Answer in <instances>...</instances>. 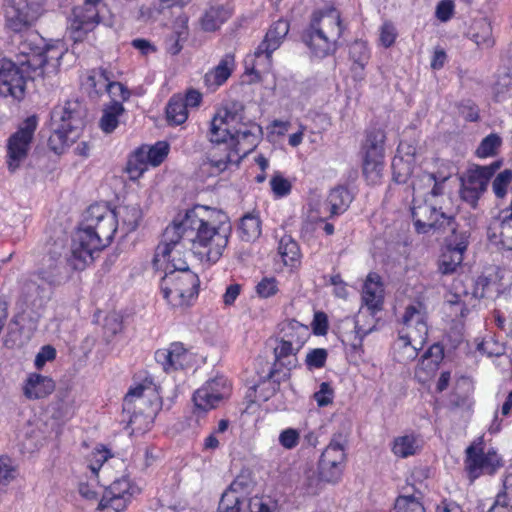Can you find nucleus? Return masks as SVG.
I'll return each instance as SVG.
<instances>
[{
  "mask_svg": "<svg viewBox=\"0 0 512 512\" xmlns=\"http://www.w3.org/2000/svg\"><path fill=\"white\" fill-rule=\"evenodd\" d=\"M198 210L204 208L188 210L182 220H174L166 227L152 260L156 270L164 271L165 275L190 270L186 261L175 257L180 252L177 248L189 249L200 261L209 264L220 259L232 232L231 223L220 220L216 224L205 220L200 217Z\"/></svg>",
  "mask_w": 512,
  "mask_h": 512,
  "instance_id": "obj_1",
  "label": "nucleus"
},
{
  "mask_svg": "<svg viewBox=\"0 0 512 512\" xmlns=\"http://www.w3.org/2000/svg\"><path fill=\"white\" fill-rule=\"evenodd\" d=\"M89 263V253L82 252L73 241L69 252L62 243L54 242L35 275L50 288H55L65 284L74 271L84 270Z\"/></svg>",
  "mask_w": 512,
  "mask_h": 512,
  "instance_id": "obj_2",
  "label": "nucleus"
},
{
  "mask_svg": "<svg viewBox=\"0 0 512 512\" xmlns=\"http://www.w3.org/2000/svg\"><path fill=\"white\" fill-rule=\"evenodd\" d=\"M117 227L113 212L105 205L94 204L86 210L84 220L72 241L82 252L89 253L92 262L94 252L104 249L111 243Z\"/></svg>",
  "mask_w": 512,
  "mask_h": 512,
  "instance_id": "obj_3",
  "label": "nucleus"
},
{
  "mask_svg": "<svg viewBox=\"0 0 512 512\" xmlns=\"http://www.w3.org/2000/svg\"><path fill=\"white\" fill-rule=\"evenodd\" d=\"M67 102L64 106H57L51 111L50 127L52 134L48 139L50 149L61 154L79 138L84 127V119L79 105Z\"/></svg>",
  "mask_w": 512,
  "mask_h": 512,
  "instance_id": "obj_4",
  "label": "nucleus"
},
{
  "mask_svg": "<svg viewBox=\"0 0 512 512\" xmlns=\"http://www.w3.org/2000/svg\"><path fill=\"white\" fill-rule=\"evenodd\" d=\"M24 44L21 50L22 59L20 63L26 66L27 75L34 81L41 78L43 81L49 80L59 72L60 59L65 51L62 47L46 45L43 48H29Z\"/></svg>",
  "mask_w": 512,
  "mask_h": 512,
  "instance_id": "obj_5",
  "label": "nucleus"
},
{
  "mask_svg": "<svg viewBox=\"0 0 512 512\" xmlns=\"http://www.w3.org/2000/svg\"><path fill=\"white\" fill-rule=\"evenodd\" d=\"M235 126H226L220 117H213L208 132L209 141L213 145L224 146L223 157H217V147H211L207 152V160L211 166L218 171H224L227 165L234 162L233 155L239 154L238 149H231L234 146Z\"/></svg>",
  "mask_w": 512,
  "mask_h": 512,
  "instance_id": "obj_6",
  "label": "nucleus"
},
{
  "mask_svg": "<svg viewBox=\"0 0 512 512\" xmlns=\"http://www.w3.org/2000/svg\"><path fill=\"white\" fill-rule=\"evenodd\" d=\"M199 285L197 274L191 270L164 275L160 284L163 297L173 306L187 305L198 294Z\"/></svg>",
  "mask_w": 512,
  "mask_h": 512,
  "instance_id": "obj_7",
  "label": "nucleus"
},
{
  "mask_svg": "<svg viewBox=\"0 0 512 512\" xmlns=\"http://www.w3.org/2000/svg\"><path fill=\"white\" fill-rule=\"evenodd\" d=\"M421 195L415 194L413 198V207L411 208L412 219L417 233H428L433 231H444L445 222H447L448 215L438 205V201L430 198H423L422 202L418 203V198Z\"/></svg>",
  "mask_w": 512,
  "mask_h": 512,
  "instance_id": "obj_8",
  "label": "nucleus"
},
{
  "mask_svg": "<svg viewBox=\"0 0 512 512\" xmlns=\"http://www.w3.org/2000/svg\"><path fill=\"white\" fill-rule=\"evenodd\" d=\"M37 128L36 116L24 120L18 130L7 141V167L14 173L27 158L34 132Z\"/></svg>",
  "mask_w": 512,
  "mask_h": 512,
  "instance_id": "obj_9",
  "label": "nucleus"
},
{
  "mask_svg": "<svg viewBox=\"0 0 512 512\" xmlns=\"http://www.w3.org/2000/svg\"><path fill=\"white\" fill-rule=\"evenodd\" d=\"M385 132L380 128L367 131L364 144L365 156L363 160V173L367 180L375 183L381 177L384 159Z\"/></svg>",
  "mask_w": 512,
  "mask_h": 512,
  "instance_id": "obj_10",
  "label": "nucleus"
},
{
  "mask_svg": "<svg viewBox=\"0 0 512 512\" xmlns=\"http://www.w3.org/2000/svg\"><path fill=\"white\" fill-rule=\"evenodd\" d=\"M146 386L143 384H138L135 387H132L126 393L123 399V421L126 420L127 416V424L132 427V430H144L147 428L148 424L151 422L153 415L155 414V410L145 413L142 409L137 410V407L142 406L147 401L151 403V399L145 397L144 392L146 391Z\"/></svg>",
  "mask_w": 512,
  "mask_h": 512,
  "instance_id": "obj_11",
  "label": "nucleus"
},
{
  "mask_svg": "<svg viewBox=\"0 0 512 512\" xmlns=\"http://www.w3.org/2000/svg\"><path fill=\"white\" fill-rule=\"evenodd\" d=\"M5 26L13 32L28 29L41 15V7L28 0H4Z\"/></svg>",
  "mask_w": 512,
  "mask_h": 512,
  "instance_id": "obj_12",
  "label": "nucleus"
},
{
  "mask_svg": "<svg viewBox=\"0 0 512 512\" xmlns=\"http://www.w3.org/2000/svg\"><path fill=\"white\" fill-rule=\"evenodd\" d=\"M403 328L399 332V338L404 345H412L416 350L423 347L428 337V326L425 313L414 305L406 307L402 317Z\"/></svg>",
  "mask_w": 512,
  "mask_h": 512,
  "instance_id": "obj_13",
  "label": "nucleus"
},
{
  "mask_svg": "<svg viewBox=\"0 0 512 512\" xmlns=\"http://www.w3.org/2000/svg\"><path fill=\"white\" fill-rule=\"evenodd\" d=\"M27 75L26 66L16 65L8 59L0 60V95L22 100L25 96Z\"/></svg>",
  "mask_w": 512,
  "mask_h": 512,
  "instance_id": "obj_14",
  "label": "nucleus"
},
{
  "mask_svg": "<svg viewBox=\"0 0 512 512\" xmlns=\"http://www.w3.org/2000/svg\"><path fill=\"white\" fill-rule=\"evenodd\" d=\"M101 4L102 0H85L82 6L74 8L70 30L75 41L82 40L99 24V6Z\"/></svg>",
  "mask_w": 512,
  "mask_h": 512,
  "instance_id": "obj_15",
  "label": "nucleus"
},
{
  "mask_svg": "<svg viewBox=\"0 0 512 512\" xmlns=\"http://www.w3.org/2000/svg\"><path fill=\"white\" fill-rule=\"evenodd\" d=\"M229 391L227 380L224 377H216L195 391L193 401L198 409L208 411L217 407Z\"/></svg>",
  "mask_w": 512,
  "mask_h": 512,
  "instance_id": "obj_16",
  "label": "nucleus"
},
{
  "mask_svg": "<svg viewBox=\"0 0 512 512\" xmlns=\"http://www.w3.org/2000/svg\"><path fill=\"white\" fill-rule=\"evenodd\" d=\"M460 180V198L468 203L473 209L478 205V201L487 190L489 182L476 168L468 169L459 177Z\"/></svg>",
  "mask_w": 512,
  "mask_h": 512,
  "instance_id": "obj_17",
  "label": "nucleus"
},
{
  "mask_svg": "<svg viewBox=\"0 0 512 512\" xmlns=\"http://www.w3.org/2000/svg\"><path fill=\"white\" fill-rule=\"evenodd\" d=\"M302 39L319 58H324L336 50L337 40L318 28L317 22L310 23V27L303 33Z\"/></svg>",
  "mask_w": 512,
  "mask_h": 512,
  "instance_id": "obj_18",
  "label": "nucleus"
},
{
  "mask_svg": "<svg viewBox=\"0 0 512 512\" xmlns=\"http://www.w3.org/2000/svg\"><path fill=\"white\" fill-rule=\"evenodd\" d=\"M289 22L284 19H279L274 22L268 31L262 42L258 45L255 56L257 58L265 55L267 59L271 58L272 53L277 50L282 44L284 38L289 32Z\"/></svg>",
  "mask_w": 512,
  "mask_h": 512,
  "instance_id": "obj_19",
  "label": "nucleus"
},
{
  "mask_svg": "<svg viewBox=\"0 0 512 512\" xmlns=\"http://www.w3.org/2000/svg\"><path fill=\"white\" fill-rule=\"evenodd\" d=\"M447 230L450 231V234L445 238L446 248L463 255L469 245L470 228L466 224L461 225L456 222L453 216H449L447 222H445V230L443 232Z\"/></svg>",
  "mask_w": 512,
  "mask_h": 512,
  "instance_id": "obj_20",
  "label": "nucleus"
},
{
  "mask_svg": "<svg viewBox=\"0 0 512 512\" xmlns=\"http://www.w3.org/2000/svg\"><path fill=\"white\" fill-rule=\"evenodd\" d=\"M449 178L450 175L423 172L418 176L417 182L413 185L414 194L421 195V190L431 187L427 193H423V198L438 201V197L444 194V184Z\"/></svg>",
  "mask_w": 512,
  "mask_h": 512,
  "instance_id": "obj_21",
  "label": "nucleus"
},
{
  "mask_svg": "<svg viewBox=\"0 0 512 512\" xmlns=\"http://www.w3.org/2000/svg\"><path fill=\"white\" fill-rule=\"evenodd\" d=\"M244 501V496L225 491L219 502V512H241ZM248 506L249 512H272L270 506L260 498L251 499Z\"/></svg>",
  "mask_w": 512,
  "mask_h": 512,
  "instance_id": "obj_22",
  "label": "nucleus"
},
{
  "mask_svg": "<svg viewBox=\"0 0 512 512\" xmlns=\"http://www.w3.org/2000/svg\"><path fill=\"white\" fill-rule=\"evenodd\" d=\"M115 215L118 226L126 233L135 231L142 220V210L139 204H123L111 210Z\"/></svg>",
  "mask_w": 512,
  "mask_h": 512,
  "instance_id": "obj_23",
  "label": "nucleus"
},
{
  "mask_svg": "<svg viewBox=\"0 0 512 512\" xmlns=\"http://www.w3.org/2000/svg\"><path fill=\"white\" fill-rule=\"evenodd\" d=\"M311 22H317L318 28L324 31L329 37L338 40L343 32L340 14L335 8H331L325 12H317L313 14Z\"/></svg>",
  "mask_w": 512,
  "mask_h": 512,
  "instance_id": "obj_24",
  "label": "nucleus"
},
{
  "mask_svg": "<svg viewBox=\"0 0 512 512\" xmlns=\"http://www.w3.org/2000/svg\"><path fill=\"white\" fill-rule=\"evenodd\" d=\"M52 289L41 285L37 280L28 279L22 285V296L28 305L39 308L50 299Z\"/></svg>",
  "mask_w": 512,
  "mask_h": 512,
  "instance_id": "obj_25",
  "label": "nucleus"
},
{
  "mask_svg": "<svg viewBox=\"0 0 512 512\" xmlns=\"http://www.w3.org/2000/svg\"><path fill=\"white\" fill-rule=\"evenodd\" d=\"M55 389L54 381L40 374H31L24 386V395L29 399H40L50 395Z\"/></svg>",
  "mask_w": 512,
  "mask_h": 512,
  "instance_id": "obj_26",
  "label": "nucleus"
},
{
  "mask_svg": "<svg viewBox=\"0 0 512 512\" xmlns=\"http://www.w3.org/2000/svg\"><path fill=\"white\" fill-rule=\"evenodd\" d=\"M234 146L237 147L241 144H246V149L243 151V155L252 151L258 144L262 137V127L252 121H249V128L246 131H242V128L235 126Z\"/></svg>",
  "mask_w": 512,
  "mask_h": 512,
  "instance_id": "obj_27",
  "label": "nucleus"
},
{
  "mask_svg": "<svg viewBox=\"0 0 512 512\" xmlns=\"http://www.w3.org/2000/svg\"><path fill=\"white\" fill-rule=\"evenodd\" d=\"M347 444L346 436L339 433L334 434L329 445L322 452L320 459L324 462L333 464L343 465L346 455H345V446Z\"/></svg>",
  "mask_w": 512,
  "mask_h": 512,
  "instance_id": "obj_28",
  "label": "nucleus"
},
{
  "mask_svg": "<svg viewBox=\"0 0 512 512\" xmlns=\"http://www.w3.org/2000/svg\"><path fill=\"white\" fill-rule=\"evenodd\" d=\"M309 336L310 332L306 325L292 320L283 327L281 337L287 342H291L298 350H301Z\"/></svg>",
  "mask_w": 512,
  "mask_h": 512,
  "instance_id": "obj_29",
  "label": "nucleus"
},
{
  "mask_svg": "<svg viewBox=\"0 0 512 512\" xmlns=\"http://www.w3.org/2000/svg\"><path fill=\"white\" fill-rule=\"evenodd\" d=\"M125 112L123 104L110 102L104 105L102 116L99 120V127L105 133H112L119 124V117Z\"/></svg>",
  "mask_w": 512,
  "mask_h": 512,
  "instance_id": "obj_30",
  "label": "nucleus"
},
{
  "mask_svg": "<svg viewBox=\"0 0 512 512\" xmlns=\"http://www.w3.org/2000/svg\"><path fill=\"white\" fill-rule=\"evenodd\" d=\"M214 117H220L226 126H236L245 120V105L237 100L228 101Z\"/></svg>",
  "mask_w": 512,
  "mask_h": 512,
  "instance_id": "obj_31",
  "label": "nucleus"
},
{
  "mask_svg": "<svg viewBox=\"0 0 512 512\" xmlns=\"http://www.w3.org/2000/svg\"><path fill=\"white\" fill-rule=\"evenodd\" d=\"M380 287L378 283L373 281V277L370 274L364 284L362 299L367 307L369 315L374 316L376 312L382 309V298L378 294Z\"/></svg>",
  "mask_w": 512,
  "mask_h": 512,
  "instance_id": "obj_32",
  "label": "nucleus"
},
{
  "mask_svg": "<svg viewBox=\"0 0 512 512\" xmlns=\"http://www.w3.org/2000/svg\"><path fill=\"white\" fill-rule=\"evenodd\" d=\"M352 202V196L348 189L337 187L331 190L325 203L331 215H339L343 213Z\"/></svg>",
  "mask_w": 512,
  "mask_h": 512,
  "instance_id": "obj_33",
  "label": "nucleus"
},
{
  "mask_svg": "<svg viewBox=\"0 0 512 512\" xmlns=\"http://www.w3.org/2000/svg\"><path fill=\"white\" fill-rule=\"evenodd\" d=\"M234 66V56L226 54L213 71L205 75V82L215 86L222 85L231 75Z\"/></svg>",
  "mask_w": 512,
  "mask_h": 512,
  "instance_id": "obj_34",
  "label": "nucleus"
},
{
  "mask_svg": "<svg viewBox=\"0 0 512 512\" xmlns=\"http://www.w3.org/2000/svg\"><path fill=\"white\" fill-rule=\"evenodd\" d=\"M166 118L171 125H181L187 120L188 111L183 96L177 94L170 98L166 107Z\"/></svg>",
  "mask_w": 512,
  "mask_h": 512,
  "instance_id": "obj_35",
  "label": "nucleus"
},
{
  "mask_svg": "<svg viewBox=\"0 0 512 512\" xmlns=\"http://www.w3.org/2000/svg\"><path fill=\"white\" fill-rule=\"evenodd\" d=\"M278 252L285 265L295 266L300 257L298 243L288 235L283 236L279 241Z\"/></svg>",
  "mask_w": 512,
  "mask_h": 512,
  "instance_id": "obj_36",
  "label": "nucleus"
},
{
  "mask_svg": "<svg viewBox=\"0 0 512 512\" xmlns=\"http://www.w3.org/2000/svg\"><path fill=\"white\" fill-rule=\"evenodd\" d=\"M229 17V13L221 6L210 7L201 18V25L205 31H215Z\"/></svg>",
  "mask_w": 512,
  "mask_h": 512,
  "instance_id": "obj_37",
  "label": "nucleus"
},
{
  "mask_svg": "<svg viewBox=\"0 0 512 512\" xmlns=\"http://www.w3.org/2000/svg\"><path fill=\"white\" fill-rule=\"evenodd\" d=\"M169 152V145L166 142H157L154 146L146 150L144 147L137 149V157L145 159L146 163L152 166L160 165Z\"/></svg>",
  "mask_w": 512,
  "mask_h": 512,
  "instance_id": "obj_38",
  "label": "nucleus"
},
{
  "mask_svg": "<svg viewBox=\"0 0 512 512\" xmlns=\"http://www.w3.org/2000/svg\"><path fill=\"white\" fill-rule=\"evenodd\" d=\"M274 356L275 361L280 362L282 366L287 367L289 370L296 367L297 359L294 358L292 360H288L285 362L289 356H295L300 350L295 348L291 342H287L282 337L278 340V344L274 347Z\"/></svg>",
  "mask_w": 512,
  "mask_h": 512,
  "instance_id": "obj_39",
  "label": "nucleus"
},
{
  "mask_svg": "<svg viewBox=\"0 0 512 512\" xmlns=\"http://www.w3.org/2000/svg\"><path fill=\"white\" fill-rule=\"evenodd\" d=\"M413 174V163L401 156H395L392 161L393 181L398 184L406 183Z\"/></svg>",
  "mask_w": 512,
  "mask_h": 512,
  "instance_id": "obj_40",
  "label": "nucleus"
},
{
  "mask_svg": "<svg viewBox=\"0 0 512 512\" xmlns=\"http://www.w3.org/2000/svg\"><path fill=\"white\" fill-rule=\"evenodd\" d=\"M418 449V440L414 435H404L393 442L392 451L395 455L406 458L414 455Z\"/></svg>",
  "mask_w": 512,
  "mask_h": 512,
  "instance_id": "obj_41",
  "label": "nucleus"
},
{
  "mask_svg": "<svg viewBox=\"0 0 512 512\" xmlns=\"http://www.w3.org/2000/svg\"><path fill=\"white\" fill-rule=\"evenodd\" d=\"M462 261L463 255L446 248V251L439 258L438 271L442 275L453 274L458 266H460Z\"/></svg>",
  "mask_w": 512,
  "mask_h": 512,
  "instance_id": "obj_42",
  "label": "nucleus"
},
{
  "mask_svg": "<svg viewBox=\"0 0 512 512\" xmlns=\"http://www.w3.org/2000/svg\"><path fill=\"white\" fill-rule=\"evenodd\" d=\"M499 507L512 511V474H508L503 480V489L497 494L488 512H496Z\"/></svg>",
  "mask_w": 512,
  "mask_h": 512,
  "instance_id": "obj_43",
  "label": "nucleus"
},
{
  "mask_svg": "<svg viewBox=\"0 0 512 512\" xmlns=\"http://www.w3.org/2000/svg\"><path fill=\"white\" fill-rule=\"evenodd\" d=\"M260 220L252 215H245L240 222L239 230L244 241H252L261 234Z\"/></svg>",
  "mask_w": 512,
  "mask_h": 512,
  "instance_id": "obj_44",
  "label": "nucleus"
},
{
  "mask_svg": "<svg viewBox=\"0 0 512 512\" xmlns=\"http://www.w3.org/2000/svg\"><path fill=\"white\" fill-rule=\"evenodd\" d=\"M484 453L477 450L474 445H470L466 449V469L472 479L479 476L482 470Z\"/></svg>",
  "mask_w": 512,
  "mask_h": 512,
  "instance_id": "obj_45",
  "label": "nucleus"
},
{
  "mask_svg": "<svg viewBox=\"0 0 512 512\" xmlns=\"http://www.w3.org/2000/svg\"><path fill=\"white\" fill-rule=\"evenodd\" d=\"M342 468L343 465L333 463L330 465V463L324 462L322 459H319L318 463V475L319 480L335 484L337 483L342 475Z\"/></svg>",
  "mask_w": 512,
  "mask_h": 512,
  "instance_id": "obj_46",
  "label": "nucleus"
},
{
  "mask_svg": "<svg viewBox=\"0 0 512 512\" xmlns=\"http://www.w3.org/2000/svg\"><path fill=\"white\" fill-rule=\"evenodd\" d=\"M502 144V139L497 134H489L480 142L476 155L480 158H486L497 154V150Z\"/></svg>",
  "mask_w": 512,
  "mask_h": 512,
  "instance_id": "obj_47",
  "label": "nucleus"
},
{
  "mask_svg": "<svg viewBox=\"0 0 512 512\" xmlns=\"http://www.w3.org/2000/svg\"><path fill=\"white\" fill-rule=\"evenodd\" d=\"M395 512H425L423 504L413 495H400L394 503Z\"/></svg>",
  "mask_w": 512,
  "mask_h": 512,
  "instance_id": "obj_48",
  "label": "nucleus"
},
{
  "mask_svg": "<svg viewBox=\"0 0 512 512\" xmlns=\"http://www.w3.org/2000/svg\"><path fill=\"white\" fill-rule=\"evenodd\" d=\"M104 90L109 94L111 102H119L121 104L128 100L131 95L129 89L125 85L116 81L104 83Z\"/></svg>",
  "mask_w": 512,
  "mask_h": 512,
  "instance_id": "obj_49",
  "label": "nucleus"
},
{
  "mask_svg": "<svg viewBox=\"0 0 512 512\" xmlns=\"http://www.w3.org/2000/svg\"><path fill=\"white\" fill-rule=\"evenodd\" d=\"M147 170V163L144 158L137 157V150L128 160L126 165V172L129 175L131 180H136L142 176V174Z\"/></svg>",
  "mask_w": 512,
  "mask_h": 512,
  "instance_id": "obj_50",
  "label": "nucleus"
},
{
  "mask_svg": "<svg viewBox=\"0 0 512 512\" xmlns=\"http://www.w3.org/2000/svg\"><path fill=\"white\" fill-rule=\"evenodd\" d=\"M512 181V170L505 169L500 172L492 183V189L496 197L503 198L507 193V187Z\"/></svg>",
  "mask_w": 512,
  "mask_h": 512,
  "instance_id": "obj_51",
  "label": "nucleus"
},
{
  "mask_svg": "<svg viewBox=\"0 0 512 512\" xmlns=\"http://www.w3.org/2000/svg\"><path fill=\"white\" fill-rule=\"evenodd\" d=\"M16 470L7 456H0V488L7 486L15 477Z\"/></svg>",
  "mask_w": 512,
  "mask_h": 512,
  "instance_id": "obj_52",
  "label": "nucleus"
},
{
  "mask_svg": "<svg viewBox=\"0 0 512 512\" xmlns=\"http://www.w3.org/2000/svg\"><path fill=\"white\" fill-rule=\"evenodd\" d=\"M156 361L162 365L165 372H170L183 367L182 361H176L172 358L171 353L168 350H158L155 353Z\"/></svg>",
  "mask_w": 512,
  "mask_h": 512,
  "instance_id": "obj_53",
  "label": "nucleus"
},
{
  "mask_svg": "<svg viewBox=\"0 0 512 512\" xmlns=\"http://www.w3.org/2000/svg\"><path fill=\"white\" fill-rule=\"evenodd\" d=\"M500 243L504 249L512 250V210L500 224Z\"/></svg>",
  "mask_w": 512,
  "mask_h": 512,
  "instance_id": "obj_54",
  "label": "nucleus"
},
{
  "mask_svg": "<svg viewBox=\"0 0 512 512\" xmlns=\"http://www.w3.org/2000/svg\"><path fill=\"white\" fill-rule=\"evenodd\" d=\"M328 353L326 349L316 348L312 349L306 356V365L308 368H322L325 366Z\"/></svg>",
  "mask_w": 512,
  "mask_h": 512,
  "instance_id": "obj_55",
  "label": "nucleus"
},
{
  "mask_svg": "<svg viewBox=\"0 0 512 512\" xmlns=\"http://www.w3.org/2000/svg\"><path fill=\"white\" fill-rule=\"evenodd\" d=\"M256 292L261 298H269L278 292L276 278H263L256 286Z\"/></svg>",
  "mask_w": 512,
  "mask_h": 512,
  "instance_id": "obj_56",
  "label": "nucleus"
},
{
  "mask_svg": "<svg viewBox=\"0 0 512 512\" xmlns=\"http://www.w3.org/2000/svg\"><path fill=\"white\" fill-rule=\"evenodd\" d=\"M273 193L278 197L286 196L290 193L291 183L280 174L274 175L270 180Z\"/></svg>",
  "mask_w": 512,
  "mask_h": 512,
  "instance_id": "obj_57",
  "label": "nucleus"
},
{
  "mask_svg": "<svg viewBox=\"0 0 512 512\" xmlns=\"http://www.w3.org/2000/svg\"><path fill=\"white\" fill-rule=\"evenodd\" d=\"M131 489L132 487L130 485V482L126 477L116 479L110 484L108 488L109 494L122 497L131 496L133 494Z\"/></svg>",
  "mask_w": 512,
  "mask_h": 512,
  "instance_id": "obj_58",
  "label": "nucleus"
},
{
  "mask_svg": "<svg viewBox=\"0 0 512 512\" xmlns=\"http://www.w3.org/2000/svg\"><path fill=\"white\" fill-rule=\"evenodd\" d=\"M300 440L299 432L293 428H287L283 430L279 435V443L285 449L295 448Z\"/></svg>",
  "mask_w": 512,
  "mask_h": 512,
  "instance_id": "obj_59",
  "label": "nucleus"
},
{
  "mask_svg": "<svg viewBox=\"0 0 512 512\" xmlns=\"http://www.w3.org/2000/svg\"><path fill=\"white\" fill-rule=\"evenodd\" d=\"M500 466H502V460L495 451H489L486 454L484 453L481 471L492 475Z\"/></svg>",
  "mask_w": 512,
  "mask_h": 512,
  "instance_id": "obj_60",
  "label": "nucleus"
},
{
  "mask_svg": "<svg viewBox=\"0 0 512 512\" xmlns=\"http://www.w3.org/2000/svg\"><path fill=\"white\" fill-rule=\"evenodd\" d=\"M314 399L318 406L324 407L332 403L333 389L327 382H322L319 391L314 393Z\"/></svg>",
  "mask_w": 512,
  "mask_h": 512,
  "instance_id": "obj_61",
  "label": "nucleus"
},
{
  "mask_svg": "<svg viewBox=\"0 0 512 512\" xmlns=\"http://www.w3.org/2000/svg\"><path fill=\"white\" fill-rule=\"evenodd\" d=\"M112 73L104 68H99L97 71L94 70L93 74L88 77V82L95 89L97 85H100V89H104V83L112 82Z\"/></svg>",
  "mask_w": 512,
  "mask_h": 512,
  "instance_id": "obj_62",
  "label": "nucleus"
},
{
  "mask_svg": "<svg viewBox=\"0 0 512 512\" xmlns=\"http://www.w3.org/2000/svg\"><path fill=\"white\" fill-rule=\"evenodd\" d=\"M349 53L354 62L360 64L363 67V62L368 58L367 47L365 43L362 41H355L351 45Z\"/></svg>",
  "mask_w": 512,
  "mask_h": 512,
  "instance_id": "obj_63",
  "label": "nucleus"
},
{
  "mask_svg": "<svg viewBox=\"0 0 512 512\" xmlns=\"http://www.w3.org/2000/svg\"><path fill=\"white\" fill-rule=\"evenodd\" d=\"M313 333L318 336H324L328 331V318L324 312H316L312 322Z\"/></svg>",
  "mask_w": 512,
  "mask_h": 512,
  "instance_id": "obj_64",
  "label": "nucleus"
}]
</instances>
